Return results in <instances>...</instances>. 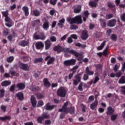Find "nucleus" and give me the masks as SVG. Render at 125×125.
I'll return each instance as SVG.
<instances>
[{
	"label": "nucleus",
	"mask_w": 125,
	"mask_h": 125,
	"mask_svg": "<svg viewBox=\"0 0 125 125\" xmlns=\"http://www.w3.org/2000/svg\"><path fill=\"white\" fill-rule=\"evenodd\" d=\"M54 50L55 51H57L58 53L64 51V52H69V53H71V54H73V55H74V56H76V57H77L78 60L79 61L81 60H83V56L82 53H79L77 52L75 50H69V49L66 48H63L62 47H61L59 45L56 46L54 47Z\"/></svg>",
	"instance_id": "obj_1"
},
{
	"label": "nucleus",
	"mask_w": 125,
	"mask_h": 125,
	"mask_svg": "<svg viewBox=\"0 0 125 125\" xmlns=\"http://www.w3.org/2000/svg\"><path fill=\"white\" fill-rule=\"evenodd\" d=\"M68 105H69V102L64 103L62 108L59 109V112H62V113H64L65 114H67V113L69 112L70 113V114H74L75 108L71 107L70 110V108L67 107Z\"/></svg>",
	"instance_id": "obj_2"
},
{
	"label": "nucleus",
	"mask_w": 125,
	"mask_h": 125,
	"mask_svg": "<svg viewBox=\"0 0 125 125\" xmlns=\"http://www.w3.org/2000/svg\"><path fill=\"white\" fill-rule=\"evenodd\" d=\"M68 22L70 24H82L83 23V20L82 19V16H77L74 18H69L67 19Z\"/></svg>",
	"instance_id": "obj_3"
},
{
	"label": "nucleus",
	"mask_w": 125,
	"mask_h": 125,
	"mask_svg": "<svg viewBox=\"0 0 125 125\" xmlns=\"http://www.w3.org/2000/svg\"><path fill=\"white\" fill-rule=\"evenodd\" d=\"M2 14L4 17H5V21L6 22L5 23L6 26L9 27H11L12 26V21L8 16V11L2 12Z\"/></svg>",
	"instance_id": "obj_4"
},
{
	"label": "nucleus",
	"mask_w": 125,
	"mask_h": 125,
	"mask_svg": "<svg viewBox=\"0 0 125 125\" xmlns=\"http://www.w3.org/2000/svg\"><path fill=\"white\" fill-rule=\"evenodd\" d=\"M67 93V90L64 87H60L57 90V94L58 96L60 97H65Z\"/></svg>",
	"instance_id": "obj_5"
},
{
	"label": "nucleus",
	"mask_w": 125,
	"mask_h": 125,
	"mask_svg": "<svg viewBox=\"0 0 125 125\" xmlns=\"http://www.w3.org/2000/svg\"><path fill=\"white\" fill-rule=\"evenodd\" d=\"M77 60L76 59H70L65 61L64 62V64L66 66H74Z\"/></svg>",
	"instance_id": "obj_6"
},
{
	"label": "nucleus",
	"mask_w": 125,
	"mask_h": 125,
	"mask_svg": "<svg viewBox=\"0 0 125 125\" xmlns=\"http://www.w3.org/2000/svg\"><path fill=\"white\" fill-rule=\"evenodd\" d=\"M82 74H78L75 77V79L73 80V84L74 85H77L78 83L81 82V79H82Z\"/></svg>",
	"instance_id": "obj_7"
},
{
	"label": "nucleus",
	"mask_w": 125,
	"mask_h": 125,
	"mask_svg": "<svg viewBox=\"0 0 125 125\" xmlns=\"http://www.w3.org/2000/svg\"><path fill=\"white\" fill-rule=\"evenodd\" d=\"M45 60H48L47 64V65H50L54 62V58H51L50 56H48L45 58Z\"/></svg>",
	"instance_id": "obj_8"
},
{
	"label": "nucleus",
	"mask_w": 125,
	"mask_h": 125,
	"mask_svg": "<svg viewBox=\"0 0 125 125\" xmlns=\"http://www.w3.org/2000/svg\"><path fill=\"white\" fill-rule=\"evenodd\" d=\"M117 23V21L115 19L111 20L109 21L107 23V26L108 27H114Z\"/></svg>",
	"instance_id": "obj_9"
},
{
	"label": "nucleus",
	"mask_w": 125,
	"mask_h": 125,
	"mask_svg": "<svg viewBox=\"0 0 125 125\" xmlns=\"http://www.w3.org/2000/svg\"><path fill=\"white\" fill-rule=\"evenodd\" d=\"M20 67L24 71H28L29 70V66L27 64L20 63Z\"/></svg>",
	"instance_id": "obj_10"
},
{
	"label": "nucleus",
	"mask_w": 125,
	"mask_h": 125,
	"mask_svg": "<svg viewBox=\"0 0 125 125\" xmlns=\"http://www.w3.org/2000/svg\"><path fill=\"white\" fill-rule=\"evenodd\" d=\"M30 101L33 107H36L37 105V101H36V97L34 96L31 97Z\"/></svg>",
	"instance_id": "obj_11"
},
{
	"label": "nucleus",
	"mask_w": 125,
	"mask_h": 125,
	"mask_svg": "<svg viewBox=\"0 0 125 125\" xmlns=\"http://www.w3.org/2000/svg\"><path fill=\"white\" fill-rule=\"evenodd\" d=\"M51 46V42L49 40L45 42V49L46 50L49 49Z\"/></svg>",
	"instance_id": "obj_12"
},
{
	"label": "nucleus",
	"mask_w": 125,
	"mask_h": 125,
	"mask_svg": "<svg viewBox=\"0 0 125 125\" xmlns=\"http://www.w3.org/2000/svg\"><path fill=\"white\" fill-rule=\"evenodd\" d=\"M88 37V35H87V31L86 30H84L83 31L82 35L81 36L82 40H86Z\"/></svg>",
	"instance_id": "obj_13"
},
{
	"label": "nucleus",
	"mask_w": 125,
	"mask_h": 125,
	"mask_svg": "<svg viewBox=\"0 0 125 125\" xmlns=\"http://www.w3.org/2000/svg\"><path fill=\"white\" fill-rule=\"evenodd\" d=\"M34 38L35 40H41L42 41H44V40H45V37L43 36V37H41V36L37 35V33L34 35Z\"/></svg>",
	"instance_id": "obj_14"
},
{
	"label": "nucleus",
	"mask_w": 125,
	"mask_h": 125,
	"mask_svg": "<svg viewBox=\"0 0 125 125\" xmlns=\"http://www.w3.org/2000/svg\"><path fill=\"white\" fill-rule=\"evenodd\" d=\"M99 0H95V1H90L89 4L91 7H95L97 5V2Z\"/></svg>",
	"instance_id": "obj_15"
},
{
	"label": "nucleus",
	"mask_w": 125,
	"mask_h": 125,
	"mask_svg": "<svg viewBox=\"0 0 125 125\" xmlns=\"http://www.w3.org/2000/svg\"><path fill=\"white\" fill-rule=\"evenodd\" d=\"M88 15H89V13H88V11H85L84 12L83 16V22H85L86 21V19L88 18Z\"/></svg>",
	"instance_id": "obj_16"
},
{
	"label": "nucleus",
	"mask_w": 125,
	"mask_h": 125,
	"mask_svg": "<svg viewBox=\"0 0 125 125\" xmlns=\"http://www.w3.org/2000/svg\"><path fill=\"white\" fill-rule=\"evenodd\" d=\"M43 45H44L43 43H42V42H37L36 43V46L37 49L42 48V47H43Z\"/></svg>",
	"instance_id": "obj_17"
},
{
	"label": "nucleus",
	"mask_w": 125,
	"mask_h": 125,
	"mask_svg": "<svg viewBox=\"0 0 125 125\" xmlns=\"http://www.w3.org/2000/svg\"><path fill=\"white\" fill-rule=\"evenodd\" d=\"M2 86H8L11 84V82L9 81H3L1 83Z\"/></svg>",
	"instance_id": "obj_18"
},
{
	"label": "nucleus",
	"mask_w": 125,
	"mask_h": 125,
	"mask_svg": "<svg viewBox=\"0 0 125 125\" xmlns=\"http://www.w3.org/2000/svg\"><path fill=\"white\" fill-rule=\"evenodd\" d=\"M85 73L88 76H92V75L94 74V72L92 71H90L89 70V67H87L85 69Z\"/></svg>",
	"instance_id": "obj_19"
},
{
	"label": "nucleus",
	"mask_w": 125,
	"mask_h": 125,
	"mask_svg": "<svg viewBox=\"0 0 125 125\" xmlns=\"http://www.w3.org/2000/svg\"><path fill=\"white\" fill-rule=\"evenodd\" d=\"M16 96L18 97L19 100H23L24 99V96L23 95V93L19 92L16 94Z\"/></svg>",
	"instance_id": "obj_20"
},
{
	"label": "nucleus",
	"mask_w": 125,
	"mask_h": 125,
	"mask_svg": "<svg viewBox=\"0 0 125 125\" xmlns=\"http://www.w3.org/2000/svg\"><path fill=\"white\" fill-rule=\"evenodd\" d=\"M19 44L21 46H26L29 44V42L26 41H21L19 43Z\"/></svg>",
	"instance_id": "obj_21"
},
{
	"label": "nucleus",
	"mask_w": 125,
	"mask_h": 125,
	"mask_svg": "<svg viewBox=\"0 0 125 125\" xmlns=\"http://www.w3.org/2000/svg\"><path fill=\"white\" fill-rule=\"evenodd\" d=\"M43 83L44 85L46 87H49V86H50V83L48 82V80H47V79H44L43 80Z\"/></svg>",
	"instance_id": "obj_22"
},
{
	"label": "nucleus",
	"mask_w": 125,
	"mask_h": 125,
	"mask_svg": "<svg viewBox=\"0 0 125 125\" xmlns=\"http://www.w3.org/2000/svg\"><path fill=\"white\" fill-rule=\"evenodd\" d=\"M42 27L43 29H44V30H47V29L49 28V22H48V21H45L43 24Z\"/></svg>",
	"instance_id": "obj_23"
},
{
	"label": "nucleus",
	"mask_w": 125,
	"mask_h": 125,
	"mask_svg": "<svg viewBox=\"0 0 125 125\" xmlns=\"http://www.w3.org/2000/svg\"><path fill=\"white\" fill-rule=\"evenodd\" d=\"M17 87H18V88H19V89L21 90L25 88V84L23 83H19L17 84Z\"/></svg>",
	"instance_id": "obj_24"
},
{
	"label": "nucleus",
	"mask_w": 125,
	"mask_h": 125,
	"mask_svg": "<svg viewBox=\"0 0 125 125\" xmlns=\"http://www.w3.org/2000/svg\"><path fill=\"white\" fill-rule=\"evenodd\" d=\"M45 108L46 110H53V109L54 108V105H51L49 103L47 104L45 106Z\"/></svg>",
	"instance_id": "obj_25"
},
{
	"label": "nucleus",
	"mask_w": 125,
	"mask_h": 125,
	"mask_svg": "<svg viewBox=\"0 0 125 125\" xmlns=\"http://www.w3.org/2000/svg\"><path fill=\"white\" fill-rule=\"evenodd\" d=\"M22 10L25 12V16H28L29 15V8L26 6L23 7Z\"/></svg>",
	"instance_id": "obj_26"
},
{
	"label": "nucleus",
	"mask_w": 125,
	"mask_h": 125,
	"mask_svg": "<svg viewBox=\"0 0 125 125\" xmlns=\"http://www.w3.org/2000/svg\"><path fill=\"white\" fill-rule=\"evenodd\" d=\"M65 22V19H62L59 21V23H58V26L60 28H62L63 27V24Z\"/></svg>",
	"instance_id": "obj_27"
},
{
	"label": "nucleus",
	"mask_w": 125,
	"mask_h": 125,
	"mask_svg": "<svg viewBox=\"0 0 125 125\" xmlns=\"http://www.w3.org/2000/svg\"><path fill=\"white\" fill-rule=\"evenodd\" d=\"M81 10H82V6H81V5H79L74 9V11L75 13H80Z\"/></svg>",
	"instance_id": "obj_28"
},
{
	"label": "nucleus",
	"mask_w": 125,
	"mask_h": 125,
	"mask_svg": "<svg viewBox=\"0 0 125 125\" xmlns=\"http://www.w3.org/2000/svg\"><path fill=\"white\" fill-rule=\"evenodd\" d=\"M105 43H106V41H104L100 46H98L97 47L98 50H102L103 48H104V46H105Z\"/></svg>",
	"instance_id": "obj_29"
},
{
	"label": "nucleus",
	"mask_w": 125,
	"mask_h": 125,
	"mask_svg": "<svg viewBox=\"0 0 125 125\" xmlns=\"http://www.w3.org/2000/svg\"><path fill=\"white\" fill-rule=\"evenodd\" d=\"M97 106V100L95 101V102L91 104L90 108L92 110L95 109V108Z\"/></svg>",
	"instance_id": "obj_30"
},
{
	"label": "nucleus",
	"mask_w": 125,
	"mask_h": 125,
	"mask_svg": "<svg viewBox=\"0 0 125 125\" xmlns=\"http://www.w3.org/2000/svg\"><path fill=\"white\" fill-rule=\"evenodd\" d=\"M113 113H114V109L110 106L108 107L107 108V115H111V114H113Z\"/></svg>",
	"instance_id": "obj_31"
},
{
	"label": "nucleus",
	"mask_w": 125,
	"mask_h": 125,
	"mask_svg": "<svg viewBox=\"0 0 125 125\" xmlns=\"http://www.w3.org/2000/svg\"><path fill=\"white\" fill-rule=\"evenodd\" d=\"M75 46H78V47H81V48H84V47H86V45L82 44L81 43H76Z\"/></svg>",
	"instance_id": "obj_32"
},
{
	"label": "nucleus",
	"mask_w": 125,
	"mask_h": 125,
	"mask_svg": "<svg viewBox=\"0 0 125 125\" xmlns=\"http://www.w3.org/2000/svg\"><path fill=\"white\" fill-rule=\"evenodd\" d=\"M119 83H125V76H122L118 81Z\"/></svg>",
	"instance_id": "obj_33"
},
{
	"label": "nucleus",
	"mask_w": 125,
	"mask_h": 125,
	"mask_svg": "<svg viewBox=\"0 0 125 125\" xmlns=\"http://www.w3.org/2000/svg\"><path fill=\"white\" fill-rule=\"evenodd\" d=\"M100 21L102 28H104V27L106 26V23L105 22V21L102 19H101Z\"/></svg>",
	"instance_id": "obj_34"
},
{
	"label": "nucleus",
	"mask_w": 125,
	"mask_h": 125,
	"mask_svg": "<svg viewBox=\"0 0 125 125\" xmlns=\"http://www.w3.org/2000/svg\"><path fill=\"white\" fill-rule=\"evenodd\" d=\"M11 118L9 116L0 117V121H5V120H10Z\"/></svg>",
	"instance_id": "obj_35"
},
{
	"label": "nucleus",
	"mask_w": 125,
	"mask_h": 125,
	"mask_svg": "<svg viewBox=\"0 0 125 125\" xmlns=\"http://www.w3.org/2000/svg\"><path fill=\"white\" fill-rule=\"evenodd\" d=\"M85 85H86V84L83 83H81L78 86L79 90H80V91H82L83 90V86H85Z\"/></svg>",
	"instance_id": "obj_36"
},
{
	"label": "nucleus",
	"mask_w": 125,
	"mask_h": 125,
	"mask_svg": "<svg viewBox=\"0 0 125 125\" xmlns=\"http://www.w3.org/2000/svg\"><path fill=\"white\" fill-rule=\"evenodd\" d=\"M5 91L3 89H0V98H2L4 96Z\"/></svg>",
	"instance_id": "obj_37"
},
{
	"label": "nucleus",
	"mask_w": 125,
	"mask_h": 125,
	"mask_svg": "<svg viewBox=\"0 0 125 125\" xmlns=\"http://www.w3.org/2000/svg\"><path fill=\"white\" fill-rule=\"evenodd\" d=\"M43 101L40 100L38 102L37 106V107H42V106H43Z\"/></svg>",
	"instance_id": "obj_38"
},
{
	"label": "nucleus",
	"mask_w": 125,
	"mask_h": 125,
	"mask_svg": "<svg viewBox=\"0 0 125 125\" xmlns=\"http://www.w3.org/2000/svg\"><path fill=\"white\" fill-rule=\"evenodd\" d=\"M13 60H14V57H13V56L9 57V58H8L7 59V61L9 63H11V62H12V61H13Z\"/></svg>",
	"instance_id": "obj_39"
},
{
	"label": "nucleus",
	"mask_w": 125,
	"mask_h": 125,
	"mask_svg": "<svg viewBox=\"0 0 125 125\" xmlns=\"http://www.w3.org/2000/svg\"><path fill=\"white\" fill-rule=\"evenodd\" d=\"M42 118L43 119H49V115L47 114V113H43L42 115Z\"/></svg>",
	"instance_id": "obj_40"
},
{
	"label": "nucleus",
	"mask_w": 125,
	"mask_h": 125,
	"mask_svg": "<svg viewBox=\"0 0 125 125\" xmlns=\"http://www.w3.org/2000/svg\"><path fill=\"white\" fill-rule=\"evenodd\" d=\"M33 14L35 16H39L40 15V11L38 10H35L33 11Z\"/></svg>",
	"instance_id": "obj_41"
},
{
	"label": "nucleus",
	"mask_w": 125,
	"mask_h": 125,
	"mask_svg": "<svg viewBox=\"0 0 125 125\" xmlns=\"http://www.w3.org/2000/svg\"><path fill=\"white\" fill-rule=\"evenodd\" d=\"M78 68H79L78 66H75L71 69V71L73 74H75V73H76L77 71V69H78Z\"/></svg>",
	"instance_id": "obj_42"
},
{
	"label": "nucleus",
	"mask_w": 125,
	"mask_h": 125,
	"mask_svg": "<svg viewBox=\"0 0 125 125\" xmlns=\"http://www.w3.org/2000/svg\"><path fill=\"white\" fill-rule=\"evenodd\" d=\"M51 42H55L57 41V39L55 36H52L50 38Z\"/></svg>",
	"instance_id": "obj_43"
},
{
	"label": "nucleus",
	"mask_w": 125,
	"mask_h": 125,
	"mask_svg": "<svg viewBox=\"0 0 125 125\" xmlns=\"http://www.w3.org/2000/svg\"><path fill=\"white\" fill-rule=\"evenodd\" d=\"M113 14H109L106 15L105 18L106 19H111V18H113Z\"/></svg>",
	"instance_id": "obj_44"
},
{
	"label": "nucleus",
	"mask_w": 125,
	"mask_h": 125,
	"mask_svg": "<svg viewBox=\"0 0 125 125\" xmlns=\"http://www.w3.org/2000/svg\"><path fill=\"white\" fill-rule=\"evenodd\" d=\"M37 97L38 99H42L44 97V96L42 94H38L37 95Z\"/></svg>",
	"instance_id": "obj_45"
},
{
	"label": "nucleus",
	"mask_w": 125,
	"mask_h": 125,
	"mask_svg": "<svg viewBox=\"0 0 125 125\" xmlns=\"http://www.w3.org/2000/svg\"><path fill=\"white\" fill-rule=\"evenodd\" d=\"M37 121L39 124H42V121H43V118L42 117H39L37 119Z\"/></svg>",
	"instance_id": "obj_46"
},
{
	"label": "nucleus",
	"mask_w": 125,
	"mask_h": 125,
	"mask_svg": "<svg viewBox=\"0 0 125 125\" xmlns=\"http://www.w3.org/2000/svg\"><path fill=\"white\" fill-rule=\"evenodd\" d=\"M31 90H38L39 87H36V86H31L30 87Z\"/></svg>",
	"instance_id": "obj_47"
},
{
	"label": "nucleus",
	"mask_w": 125,
	"mask_h": 125,
	"mask_svg": "<svg viewBox=\"0 0 125 125\" xmlns=\"http://www.w3.org/2000/svg\"><path fill=\"white\" fill-rule=\"evenodd\" d=\"M70 29L71 30H77V29H78V27L75 25H71L70 26Z\"/></svg>",
	"instance_id": "obj_48"
},
{
	"label": "nucleus",
	"mask_w": 125,
	"mask_h": 125,
	"mask_svg": "<svg viewBox=\"0 0 125 125\" xmlns=\"http://www.w3.org/2000/svg\"><path fill=\"white\" fill-rule=\"evenodd\" d=\"M103 54L104 56H106L108 55V47L104 51Z\"/></svg>",
	"instance_id": "obj_49"
},
{
	"label": "nucleus",
	"mask_w": 125,
	"mask_h": 125,
	"mask_svg": "<svg viewBox=\"0 0 125 125\" xmlns=\"http://www.w3.org/2000/svg\"><path fill=\"white\" fill-rule=\"evenodd\" d=\"M121 19L122 21H124L125 22V13H123L121 16Z\"/></svg>",
	"instance_id": "obj_50"
},
{
	"label": "nucleus",
	"mask_w": 125,
	"mask_h": 125,
	"mask_svg": "<svg viewBox=\"0 0 125 125\" xmlns=\"http://www.w3.org/2000/svg\"><path fill=\"white\" fill-rule=\"evenodd\" d=\"M56 1H57V0H50V3L53 5H55Z\"/></svg>",
	"instance_id": "obj_51"
},
{
	"label": "nucleus",
	"mask_w": 125,
	"mask_h": 125,
	"mask_svg": "<svg viewBox=\"0 0 125 125\" xmlns=\"http://www.w3.org/2000/svg\"><path fill=\"white\" fill-rule=\"evenodd\" d=\"M0 109L3 111V112H5L6 110V106L5 105H1L0 106Z\"/></svg>",
	"instance_id": "obj_52"
},
{
	"label": "nucleus",
	"mask_w": 125,
	"mask_h": 125,
	"mask_svg": "<svg viewBox=\"0 0 125 125\" xmlns=\"http://www.w3.org/2000/svg\"><path fill=\"white\" fill-rule=\"evenodd\" d=\"M117 117H118L117 115H113L111 116V121H115L116 119H117Z\"/></svg>",
	"instance_id": "obj_53"
},
{
	"label": "nucleus",
	"mask_w": 125,
	"mask_h": 125,
	"mask_svg": "<svg viewBox=\"0 0 125 125\" xmlns=\"http://www.w3.org/2000/svg\"><path fill=\"white\" fill-rule=\"evenodd\" d=\"M42 58L36 59L35 61V63H38V62H42Z\"/></svg>",
	"instance_id": "obj_54"
},
{
	"label": "nucleus",
	"mask_w": 125,
	"mask_h": 125,
	"mask_svg": "<svg viewBox=\"0 0 125 125\" xmlns=\"http://www.w3.org/2000/svg\"><path fill=\"white\" fill-rule=\"evenodd\" d=\"M120 66L118 65V64H115L114 67V72H117L118 69H119Z\"/></svg>",
	"instance_id": "obj_55"
},
{
	"label": "nucleus",
	"mask_w": 125,
	"mask_h": 125,
	"mask_svg": "<svg viewBox=\"0 0 125 125\" xmlns=\"http://www.w3.org/2000/svg\"><path fill=\"white\" fill-rule=\"evenodd\" d=\"M107 5L110 8H114V7H115V5L112 4V3L108 2Z\"/></svg>",
	"instance_id": "obj_56"
},
{
	"label": "nucleus",
	"mask_w": 125,
	"mask_h": 125,
	"mask_svg": "<svg viewBox=\"0 0 125 125\" xmlns=\"http://www.w3.org/2000/svg\"><path fill=\"white\" fill-rule=\"evenodd\" d=\"M67 42H68V43H72V42H73V40L72 39L71 37L68 38Z\"/></svg>",
	"instance_id": "obj_57"
},
{
	"label": "nucleus",
	"mask_w": 125,
	"mask_h": 125,
	"mask_svg": "<svg viewBox=\"0 0 125 125\" xmlns=\"http://www.w3.org/2000/svg\"><path fill=\"white\" fill-rule=\"evenodd\" d=\"M68 37V35L66 34L65 35H64L63 36H62L61 39V41H65V40L66 39V38Z\"/></svg>",
	"instance_id": "obj_58"
},
{
	"label": "nucleus",
	"mask_w": 125,
	"mask_h": 125,
	"mask_svg": "<svg viewBox=\"0 0 125 125\" xmlns=\"http://www.w3.org/2000/svg\"><path fill=\"white\" fill-rule=\"evenodd\" d=\"M111 40L113 41H116L117 40V36L115 34H113L111 36Z\"/></svg>",
	"instance_id": "obj_59"
},
{
	"label": "nucleus",
	"mask_w": 125,
	"mask_h": 125,
	"mask_svg": "<svg viewBox=\"0 0 125 125\" xmlns=\"http://www.w3.org/2000/svg\"><path fill=\"white\" fill-rule=\"evenodd\" d=\"M56 21H54L52 23L51 27L52 28H55V26H56Z\"/></svg>",
	"instance_id": "obj_60"
},
{
	"label": "nucleus",
	"mask_w": 125,
	"mask_h": 125,
	"mask_svg": "<svg viewBox=\"0 0 125 125\" xmlns=\"http://www.w3.org/2000/svg\"><path fill=\"white\" fill-rule=\"evenodd\" d=\"M88 80V76H87V74H84L83 76V80L87 81Z\"/></svg>",
	"instance_id": "obj_61"
},
{
	"label": "nucleus",
	"mask_w": 125,
	"mask_h": 125,
	"mask_svg": "<svg viewBox=\"0 0 125 125\" xmlns=\"http://www.w3.org/2000/svg\"><path fill=\"white\" fill-rule=\"evenodd\" d=\"M0 71L1 73H4V68H3V66L2 65L0 66Z\"/></svg>",
	"instance_id": "obj_62"
},
{
	"label": "nucleus",
	"mask_w": 125,
	"mask_h": 125,
	"mask_svg": "<svg viewBox=\"0 0 125 125\" xmlns=\"http://www.w3.org/2000/svg\"><path fill=\"white\" fill-rule=\"evenodd\" d=\"M99 81V77L98 76H97L95 77V80L93 82V83H96V82Z\"/></svg>",
	"instance_id": "obj_63"
},
{
	"label": "nucleus",
	"mask_w": 125,
	"mask_h": 125,
	"mask_svg": "<svg viewBox=\"0 0 125 125\" xmlns=\"http://www.w3.org/2000/svg\"><path fill=\"white\" fill-rule=\"evenodd\" d=\"M125 62L122 65V71L125 72Z\"/></svg>",
	"instance_id": "obj_64"
}]
</instances>
